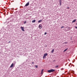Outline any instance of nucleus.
Here are the masks:
<instances>
[{
  "mask_svg": "<svg viewBox=\"0 0 77 77\" xmlns=\"http://www.w3.org/2000/svg\"><path fill=\"white\" fill-rule=\"evenodd\" d=\"M64 27L63 26L62 27H61V29H62V28H63Z\"/></svg>",
  "mask_w": 77,
  "mask_h": 77,
  "instance_id": "a211bd4d",
  "label": "nucleus"
},
{
  "mask_svg": "<svg viewBox=\"0 0 77 77\" xmlns=\"http://www.w3.org/2000/svg\"><path fill=\"white\" fill-rule=\"evenodd\" d=\"M32 64H34V62H32Z\"/></svg>",
  "mask_w": 77,
  "mask_h": 77,
  "instance_id": "4be33fe9",
  "label": "nucleus"
},
{
  "mask_svg": "<svg viewBox=\"0 0 77 77\" xmlns=\"http://www.w3.org/2000/svg\"><path fill=\"white\" fill-rule=\"evenodd\" d=\"M75 28H76V29H77V26H75Z\"/></svg>",
  "mask_w": 77,
  "mask_h": 77,
  "instance_id": "aec40b11",
  "label": "nucleus"
},
{
  "mask_svg": "<svg viewBox=\"0 0 77 77\" xmlns=\"http://www.w3.org/2000/svg\"><path fill=\"white\" fill-rule=\"evenodd\" d=\"M60 6H61L62 5V3H60Z\"/></svg>",
  "mask_w": 77,
  "mask_h": 77,
  "instance_id": "f3484780",
  "label": "nucleus"
},
{
  "mask_svg": "<svg viewBox=\"0 0 77 77\" xmlns=\"http://www.w3.org/2000/svg\"><path fill=\"white\" fill-rule=\"evenodd\" d=\"M59 2L60 3H62V0H59Z\"/></svg>",
  "mask_w": 77,
  "mask_h": 77,
  "instance_id": "f8f14e48",
  "label": "nucleus"
},
{
  "mask_svg": "<svg viewBox=\"0 0 77 77\" xmlns=\"http://www.w3.org/2000/svg\"><path fill=\"white\" fill-rule=\"evenodd\" d=\"M35 21H36V20H34L32 21V23H35Z\"/></svg>",
  "mask_w": 77,
  "mask_h": 77,
  "instance_id": "1a4fd4ad",
  "label": "nucleus"
},
{
  "mask_svg": "<svg viewBox=\"0 0 77 77\" xmlns=\"http://www.w3.org/2000/svg\"><path fill=\"white\" fill-rule=\"evenodd\" d=\"M42 21V20H39L38 21V23H40V22H41V21Z\"/></svg>",
  "mask_w": 77,
  "mask_h": 77,
  "instance_id": "9b49d317",
  "label": "nucleus"
},
{
  "mask_svg": "<svg viewBox=\"0 0 77 77\" xmlns=\"http://www.w3.org/2000/svg\"><path fill=\"white\" fill-rule=\"evenodd\" d=\"M29 5V2H28L25 5V6H28Z\"/></svg>",
  "mask_w": 77,
  "mask_h": 77,
  "instance_id": "7ed1b4c3",
  "label": "nucleus"
},
{
  "mask_svg": "<svg viewBox=\"0 0 77 77\" xmlns=\"http://www.w3.org/2000/svg\"><path fill=\"white\" fill-rule=\"evenodd\" d=\"M14 66V63H12L10 66V68H12Z\"/></svg>",
  "mask_w": 77,
  "mask_h": 77,
  "instance_id": "39448f33",
  "label": "nucleus"
},
{
  "mask_svg": "<svg viewBox=\"0 0 77 77\" xmlns=\"http://www.w3.org/2000/svg\"><path fill=\"white\" fill-rule=\"evenodd\" d=\"M67 8V9H69V8L68 7V8Z\"/></svg>",
  "mask_w": 77,
  "mask_h": 77,
  "instance_id": "5701e85b",
  "label": "nucleus"
},
{
  "mask_svg": "<svg viewBox=\"0 0 77 77\" xmlns=\"http://www.w3.org/2000/svg\"><path fill=\"white\" fill-rule=\"evenodd\" d=\"M21 29L22 30V31H25L24 29V27L21 26Z\"/></svg>",
  "mask_w": 77,
  "mask_h": 77,
  "instance_id": "20e7f679",
  "label": "nucleus"
},
{
  "mask_svg": "<svg viewBox=\"0 0 77 77\" xmlns=\"http://www.w3.org/2000/svg\"><path fill=\"white\" fill-rule=\"evenodd\" d=\"M47 34V32L45 33V35Z\"/></svg>",
  "mask_w": 77,
  "mask_h": 77,
  "instance_id": "6ab92c4d",
  "label": "nucleus"
},
{
  "mask_svg": "<svg viewBox=\"0 0 77 77\" xmlns=\"http://www.w3.org/2000/svg\"><path fill=\"white\" fill-rule=\"evenodd\" d=\"M54 49H53V50H52V51H51V53H53V52H54Z\"/></svg>",
  "mask_w": 77,
  "mask_h": 77,
  "instance_id": "6e6552de",
  "label": "nucleus"
},
{
  "mask_svg": "<svg viewBox=\"0 0 77 77\" xmlns=\"http://www.w3.org/2000/svg\"><path fill=\"white\" fill-rule=\"evenodd\" d=\"M26 23H27V21H25L23 23H24V24H26Z\"/></svg>",
  "mask_w": 77,
  "mask_h": 77,
  "instance_id": "ddd939ff",
  "label": "nucleus"
},
{
  "mask_svg": "<svg viewBox=\"0 0 77 77\" xmlns=\"http://www.w3.org/2000/svg\"><path fill=\"white\" fill-rule=\"evenodd\" d=\"M59 66H55V68H58V67Z\"/></svg>",
  "mask_w": 77,
  "mask_h": 77,
  "instance_id": "2eb2a0df",
  "label": "nucleus"
},
{
  "mask_svg": "<svg viewBox=\"0 0 77 77\" xmlns=\"http://www.w3.org/2000/svg\"><path fill=\"white\" fill-rule=\"evenodd\" d=\"M68 48H66V49H65V50L64 51V52H65V51H66V50H68Z\"/></svg>",
  "mask_w": 77,
  "mask_h": 77,
  "instance_id": "9d476101",
  "label": "nucleus"
},
{
  "mask_svg": "<svg viewBox=\"0 0 77 77\" xmlns=\"http://www.w3.org/2000/svg\"><path fill=\"white\" fill-rule=\"evenodd\" d=\"M54 71H55V70L54 69H51L48 71V72L49 73L53 72H54Z\"/></svg>",
  "mask_w": 77,
  "mask_h": 77,
  "instance_id": "f257e3e1",
  "label": "nucleus"
},
{
  "mask_svg": "<svg viewBox=\"0 0 77 77\" xmlns=\"http://www.w3.org/2000/svg\"><path fill=\"white\" fill-rule=\"evenodd\" d=\"M35 68H38V66L36 65L35 66Z\"/></svg>",
  "mask_w": 77,
  "mask_h": 77,
  "instance_id": "4468645a",
  "label": "nucleus"
},
{
  "mask_svg": "<svg viewBox=\"0 0 77 77\" xmlns=\"http://www.w3.org/2000/svg\"><path fill=\"white\" fill-rule=\"evenodd\" d=\"M43 71H44V70L43 69H42V72H43Z\"/></svg>",
  "mask_w": 77,
  "mask_h": 77,
  "instance_id": "dca6fc26",
  "label": "nucleus"
},
{
  "mask_svg": "<svg viewBox=\"0 0 77 77\" xmlns=\"http://www.w3.org/2000/svg\"><path fill=\"white\" fill-rule=\"evenodd\" d=\"M76 21V20H74L72 21V23H75V22Z\"/></svg>",
  "mask_w": 77,
  "mask_h": 77,
  "instance_id": "0eeeda50",
  "label": "nucleus"
},
{
  "mask_svg": "<svg viewBox=\"0 0 77 77\" xmlns=\"http://www.w3.org/2000/svg\"><path fill=\"white\" fill-rule=\"evenodd\" d=\"M39 29H42V27H41V25L40 24L39 25Z\"/></svg>",
  "mask_w": 77,
  "mask_h": 77,
  "instance_id": "423d86ee",
  "label": "nucleus"
},
{
  "mask_svg": "<svg viewBox=\"0 0 77 77\" xmlns=\"http://www.w3.org/2000/svg\"><path fill=\"white\" fill-rule=\"evenodd\" d=\"M48 55V54H47V53H46L45 54H44V55L43 57V59H44V58H45V57H46V56H47Z\"/></svg>",
  "mask_w": 77,
  "mask_h": 77,
  "instance_id": "f03ea898",
  "label": "nucleus"
},
{
  "mask_svg": "<svg viewBox=\"0 0 77 77\" xmlns=\"http://www.w3.org/2000/svg\"><path fill=\"white\" fill-rule=\"evenodd\" d=\"M11 43V41H9V42H8V43Z\"/></svg>",
  "mask_w": 77,
  "mask_h": 77,
  "instance_id": "412c9836",
  "label": "nucleus"
}]
</instances>
